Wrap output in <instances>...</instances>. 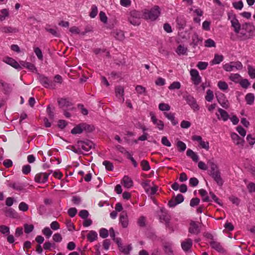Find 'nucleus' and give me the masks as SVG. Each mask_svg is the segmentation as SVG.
Listing matches in <instances>:
<instances>
[{"label": "nucleus", "mask_w": 255, "mask_h": 255, "mask_svg": "<svg viewBox=\"0 0 255 255\" xmlns=\"http://www.w3.org/2000/svg\"><path fill=\"white\" fill-rule=\"evenodd\" d=\"M143 18L149 21L156 20L161 14V8L158 5H154L150 8L142 10Z\"/></svg>", "instance_id": "f257e3e1"}, {"label": "nucleus", "mask_w": 255, "mask_h": 255, "mask_svg": "<svg viewBox=\"0 0 255 255\" xmlns=\"http://www.w3.org/2000/svg\"><path fill=\"white\" fill-rule=\"evenodd\" d=\"M141 18H143L142 10L141 11L133 10L130 12L128 20L132 25H138L140 23Z\"/></svg>", "instance_id": "f03ea898"}, {"label": "nucleus", "mask_w": 255, "mask_h": 255, "mask_svg": "<svg viewBox=\"0 0 255 255\" xmlns=\"http://www.w3.org/2000/svg\"><path fill=\"white\" fill-rule=\"evenodd\" d=\"M40 84L47 89H54L56 85L54 82L43 75H39L38 78Z\"/></svg>", "instance_id": "7ed1b4c3"}, {"label": "nucleus", "mask_w": 255, "mask_h": 255, "mask_svg": "<svg viewBox=\"0 0 255 255\" xmlns=\"http://www.w3.org/2000/svg\"><path fill=\"white\" fill-rule=\"evenodd\" d=\"M223 67L225 71L230 72L234 71L235 69L241 70L243 69V66L241 62L236 61L226 63L223 65Z\"/></svg>", "instance_id": "20e7f679"}, {"label": "nucleus", "mask_w": 255, "mask_h": 255, "mask_svg": "<svg viewBox=\"0 0 255 255\" xmlns=\"http://www.w3.org/2000/svg\"><path fill=\"white\" fill-rule=\"evenodd\" d=\"M149 116L151 122L155 126V128L159 130H163L164 128V122L162 120L158 119L153 112L149 113Z\"/></svg>", "instance_id": "39448f33"}, {"label": "nucleus", "mask_w": 255, "mask_h": 255, "mask_svg": "<svg viewBox=\"0 0 255 255\" xmlns=\"http://www.w3.org/2000/svg\"><path fill=\"white\" fill-rule=\"evenodd\" d=\"M228 19L230 20L231 26L236 33H239L241 25L235 14H228Z\"/></svg>", "instance_id": "423d86ee"}, {"label": "nucleus", "mask_w": 255, "mask_h": 255, "mask_svg": "<svg viewBox=\"0 0 255 255\" xmlns=\"http://www.w3.org/2000/svg\"><path fill=\"white\" fill-rule=\"evenodd\" d=\"M216 96L218 103L223 108L227 109L229 108L230 104L229 101L224 94L219 93L216 94Z\"/></svg>", "instance_id": "0eeeda50"}, {"label": "nucleus", "mask_w": 255, "mask_h": 255, "mask_svg": "<svg viewBox=\"0 0 255 255\" xmlns=\"http://www.w3.org/2000/svg\"><path fill=\"white\" fill-rule=\"evenodd\" d=\"M77 145L79 148L82 149L86 152H88L94 146L93 142L90 140L79 141Z\"/></svg>", "instance_id": "6e6552de"}, {"label": "nucleus", "mask_w": 255, "mask_h": 255, "mask_svg": "<svg viewBox=\"0 0 255 255\" xmlns=\"http://www.w3.org/2000/svg\"><path fill=\"white\" fill-rule=\"evenodd\" d=\"M184 99L194 111H197L199 110V106L193 97L191 95H187L184 97Z\"/></svg>", "instance_id": "1a4fd4ad"}, {"label": "nucleus", "mask_w": 255, "mask_h": 255, "mask_svg": "<svg viewBox=\"0 0 255 255\" xmlns=\"http://www.w3.org/2000/svg\"><path fill=\"white\" fill-rule=\"evenodd\" d=\"M192 139L193 141H196L199 143L200 147L208 151L210 148L209 142L205 141L202 139V138L200 135H194L192 136Z\"/></svg>", "instance_id": "9d476101"}, {"label": "nucleus", "mask_w": 255, "mask_h": 255, "mask_svg": "<svg viewBox=\"0 0 255 255\" xmlns=\"http://www.w3.org/2000/svg\"><path fill=\"white\" fill-rule=\"evenodd\" d=\"M191 80L195 86H198L201 82L202 78L200 76L199 72L194 69H192L190 71Z\"/></svg>", "instance_id": "9b49d317"}, {"label": "nucleus", "mask_w": 255, "mask_h": 255, "mask_svg": "<svg viewBox=\"0 0 255 255\" xmlns=\"http://www.w3.org/2000/svg\"><path fill=\"white\" fill-rule=\"evenodd\" d=\"M159 216L160 222L164 223L166 226H168L170 220V216L164 208H162L160 209Z\"/></svg>", "instance_id": "f8f14e48"}, {"label": "nucleus", "mask_w": 255, "mask_h": 255, "mask_svg": "<svg viewBox=\"0 0 255 255\" xmlns=\"http://www.w3.org/2000/svg\"><path fill=\"white\" fill-rule=\"evenodd\" d=\"M216 116L219 120H222L224 122L227 121L230 118L228 113L220 108L218 109V112L216 113Z\"/></svg>", "instance_id": "ddd939ff"}, {"label": "nucleus", "mask_w": 255, "mask_h": 255, "mask_svg": "<svg viewBox=\"0 0 255 255\" xmlns=\"http://www.w3.org/2000/svg\"><path fill=\"white\" fill-rule=\"evenodd\" d=\"M3 61L16 69L21 70L22 69L20 64L12 58L8 57H5L3 59Z\"/></svg>", "instance_id": "4468645a"}, {"label": "nucleus", "mask_w": 255, "mask_h": 255, "mask_svg": "<svg viewBox=\"0 0 255 255\" xmlns=\"http://www.w3.org/2000/svg\"><path fill=\"white\" fill-rule=\"evenodd\" d=\"M49 175V174L47 173L37 174L35 176V181L39 183H44L47 181Z\"/></svg>", "instance_id": "2eb2a0df"}, {"label": "nucleus", "mask_w": 255, "mask_h": 255, "mask_svg": "<svg viewBox=\"0 0 255 255\" xmlns=\"http://www.w3.org/2000/svg\"><path fill=\"white\" fill-rule=\"evenodd\" d=\"M211 177L214 179L217 185L222 186L224 183V180L221 177L220 171H216L212 174H210Z\"/></svg>", "instance_id": "dca6fc26"}, {"label": "nucleus", "mask_w": 255, "mask_h": 255, "mask_svg": "<svg viewBox=\"0 0 255 255\" xmlns=\"http://www.w3.org/2000/svg\"><path fill=\"white\" fill-rule=\"evenodd\" d=\"M89 126L86 124L82 123L76 126L71 130V133L73 134L81 133L84 129H86Z\"/></svg>", "instance_id": "f3484780"}, {"label": "nucleus", "mask_w": 255, "mask_h": 255, "mask_svg": "<svg viewBox=\"0 0 255 255\" xmlns=\"http://www.w3.org/2000/svg\"><path fill=\"white\" fill-rule=\"evenodd\" d=\"M210 245L212 248L218 252L223 253L224 252V248H223L222 245L219 242L214 240H212L210 242Z\"/></svg>", "instance_id": "a211bd4d"}, {"label": "nucleus", "mask_w": 255, "mask_h": 255, "mask_svg": "<svg viewBox=\"0 0 255 255\" xmlns=\"http://www.w3.org/2000/svg\"><path fill=\"white\" fill-rule=\"evenodd\" d=\"M19 63L22 68H26L32 72H36L37 69L33 64L23 61H20Z\"/></svg>", "instance_id": "6ab92c4d"}, {"label": "nucleus", "mask_w": 255, "mask_h": 255, "mask_svg": "<svg viewBox=\"0 0 255 255\" xmlns=\"http://www.w3.org/2000/svg\"><path fill=\"white\" fill-rule=\"evenodd\" d=\"M163 115L166 118L171 122L173 126H176L178 124V121L175 119V113L164 112Z\"/></svg>", "instance_id": "aec40b11"}, {"label": "nucleus", "mask_w": 255, "mask_h": 255, "mask_svg": "<svg viewBox=\"0 0 255 255\" xmlns=\"http://www.w3.org/2000/svg\"><path fill=\"white\" fill-rule=\"evenodd\" d=\"M189 232L193 234L197 235L199 234L200 233V229L198 225L195 222H191L190 224Z\"/></svg>", "instance_id": "412c9836"}, {"label": "nucleus", "mask_w": 255, "mask_h": 255, "mask_svg": "<svg viewBox=\"0 0 255 255\" xmlns=\"http://www.w3.org/2000/svg\"><path fill=\"white\" fill-rule=\"evenodd\" d=\"M182 249L185 252L189 251L192 246V241L190 239H187L181 243Z\"/></svg>", "instance_id": "4be33fe9"}, {"label": "nucleus", "mask_w": 255, "mask_h": 255, "mask_svg": "<svg viewBox=\"0 0 255 255\" xmlns=\"http://www.w3.org/2000/svg\"><path fill=\"white\" fill-rule=\"evenodd\" d=\"M7 186L17 191H21L24 187V185L20 182H9Z\"/></svg>", "instance_id": "5701e85b"}, {"label": "nucleus", "mask_w": 255, "mask_h": 255, "mask_svg": "<svg viewBox=\"0 0 255 255\" xmlns=\"http://www.w3.org/2000/svg\"><path fill=\"white\" fill-rule=\"evenodd\" d=\"M231 137L235 144L238 145H243L244 140L239 137L237 133L235 132L232 133Z\"/></svg>", "instance_id": "b1692460"}, {"label": "nucleus", "mask_w": 255, "mask_h": 255, "mask_svg": "<svg viewBox=\"0 0 255 255\" xmlns=\"http://www.w3.org/2000/svg\"><path fill=\"white\" fill-rule=\"evenodd\" d=\"M186 155L192 159L195 162L198 161L199 157L198 155L191 149H188L186 151Z\"/></svg>", "instance_id": "393cba45"}, {"label": "nucleus", "mask_w": 255, "mask_h": 255, "mask_svg": "<svg viewBox=\"0 0 255 255\" xmlns=\"http://www.w3.org/2000/svg\"><path fill=\"white\" fill-rule=\"evenodd\" d=\"M120 222L123 228H127L128 225V220L126 213H123L120 217Z\"/></svg>", "instance_id": "a878e982"}, {"label": "nucleus", "mask_w": 255, "mask_h": 255, "mask_svg": "<svg viewBox=\"0 0 255 255\" xmlns=\"http://www.w3.org/2000/svg\"><path fill=\"white\" fill-rule=\"evenodd\" d=\"M122 183L124 186L127 188H130L133 186L132 180L128 176H125L123 177Z\"/></svg>", "instance_id": "bb28decb"}, {"label": "nucleus", "mask_w": 255, "mask_h": 255, "mask_svg": "<svg viewBox=\"0 0 255 255\" xmlns=\"http://www.w3.org/2000/svg\"><path fill=\"white\" fill-rule=\"evenodd\" d=\"M58 103L61 108H68L72 106L71 103L67 99L61 98L58 100Z\"/></svg>", "instance_id": "cd10ccee"}, {"label": "nucleus", "mask_w": 255, "mask_h": 255, "mask_svg": "<svg viewBox=\"0 0 255 255\" xmlns=\"http://www.w3.org/2000/svg\"><path fill=\"white\" fill-rule=\"evenodd\" d=\"M242 27L243 29H244L248 33H253L255 31V27L252 23H245Z\"/></svg>", "instance_id": "c85d7f7f"}, {"label": "nucleus", "mask_w": 255, "mask_h": 255, "mask_svg": "<svg viewBox=\"0 0 255 255\" xmlns=\"http://www.w3.org/2000/svg\"><path fill=\"white\" fill-rule=\"evenodd\" d=\"M124 88L121 86H119L116 88V94L118 98L119 99L120 101L123 102L124 101Z\"/></svg>", "instance_id": "c756f323"}, {"label": "nucleus", "mask_w": 255, "mask_h": 255, "mask_svg": "<svg viewBox=\"0 0 255 255\" xmlns=\"http://www.w3.org/2000/svg\"><path fill=\"white\" fill-rule=\"evenodd\" d=\"M202 42V39L199 38L198 35L195 33L192 36V42L191 44L194 48L198 46Z\"/></svg>", "instance_id": "7c9ffc66"}, {"label": "nucleus", "mask_w": 255, "mask_h": 255, "mask_svg": "<svg viewBox=\"0 0 255 255\" xmlns=\"http://www.w3.org/2000/svg\"><path fill=\"white\" fill-rule=\"evenodd\" d=\"M113 36L118 40L122 41L125 39L124 32L121 30H116L113 32Z\"/></svg>", "instance_id": "2f4dec72"}, {"label": "nucleus", "mask_w": 255, "mask_h": 255, "mask_svg": "<svg viewBox=\"0 0 255 255\" xmlns=\"http://www.w3.org/2000/svg\"><path fill=\"white\" fill-rule=\"evenodd\" d=\"M98 239V234L95 231H90L87 235V239L90 242H93Z\"/></svg>", "instance_id": "473e14b6"}, {"label": "nucleus", "mask_w": 255, "mask_h": 255, "mask_svg": "<svg viewBox=\"0 0 255 255\" xmlns=\"http://www.w3.org/2000/svg\"><path fill=\"white\" fill-rule=\"evenodd\" d=\"M223 59H224V57L223 55H219L218 54H215L214 59L211 62V65L219 64L221 62L223 61Z\"/></svg>", "instance_id": "72a5a7b5"}, {"label": "nucleus", "mask_w": 255, "mask_h": 255, "mask_svg": "<svg viewBox=\"0 0 255 255\" xmlns=\"http://www.w3.org/2000/svg\"><path fill=\"white\" fill-rule=\"evenodd\" d=\"M176 52L178 55H186L187 52V48L184 47L183 45H179L176 50Z\"/></svg>", "instance_id": "f704fd0d"}, {"label": "nucleus", "mask_w": 255, "mask_h": 255, "mask_svg": "<svg viewBox=\"0 0 255 255\" xmlns=\"http://www.w3.org/2000/svg\"><path fill=\"white\" fill-rule=\"evenodd\" d=\"M208 164L210 167L211 171L210 174H212L213 172L216 171H219L217 165L212 160H209L208 161Z\"/></svg>", "instance_id": "c9c22d12"}, {"label": "nucleus", "mask_w": 255, "mask_h": 255, "mask_svg": "<svg viewBox=\"0 0 255 255\" xmlns=\"http://www.w3.org/2000/svg\"><path fill=\"white\" fill-rule=\"evenodd\" d=\"M158 109L160 111L164 113V112L169 111L170 110L171 107L168 104L161 103L158 105Z\"/></svg>", "instance_id": "e433bc0d"}, {"label": "nucleus", "mask_w": 255, "mask_h": 255, "mask_svg": "<svg viewBox=\"0 0 255 255\" xmlns=\"http://www.w3.org/2000/svg\"><path fill=\"white\" fill-rule=\"evenodd\" d=\"M245 100L247 104L252 105L254 104L255 101V96L252 93H248L245 96Z\"/></svg>", "instance_id": "4c0bfd02"}, {"label": "nucleus", "mask_w": 255, "mask_h": 255, "mask_svg": "<svg viewBox=\"0 0 255 255\" xmlns=\"http://www.w3.org/2000/svg\"><path fill=\"white\" fill-rule=\"evenodd\" d=\"M172 246V244L171 243H166L164 245V251L168 255H173Z\"/></svg>", "instance_id": "58836bf2"}, {"label": "nucleus", "mask_w": 255, "mask_h": 255, "mask_svg": "<svg viewBox=\"0 0 255 255\" xmlns=\"http://www.w3.org/2000/svg\"><path fill=\"white\" fill-rule=\"evenodd\" d=\"M199 192L202 198V200L204 202L210 201L209 197L208 196L207 192L205 190L201 189L199 190Z\"/></svg>", "instance_id": "ea45409f"}, {"label": "nucleus", "mask_w": 255, "mask_h": 255, "mask_svg": "<svg viewBox=\"0 0 255 255\" xmlns=\"http://www.w3.org/2000/svg\"><path fill=\"white\" fill-rule=\"evenodd\" d=\"M242 77L241 75L239 74H231L230 76H229V79L232 81L235 82V83H239L240 81L241 80Z\"/></svg>", "instance_id": "a19ab883"}, {"label": "nucleus", "mask_w": 255, "mask_h": 255, "mask_svg": "<svg viewBox=\"0 0 255 255\" xmlns=\"http://www.w3.org/2000/svg\"><path fill=\"white\" fill-rule=\"evenodd\" d=\"M0 20L3 21L5 18L9 15V11L8 9L3 8L0 10Z\"/></svg>", "instance_id": "79ce46f5"}, {"label": "nucleus", "mask_w": 255, "mask_h": 255, "mask_svg": "<svg viewBox=\"0 0 255 255\" xmlns=\"http://www.w3.org/2000/svg\"><path fill=\"white\" fill-rule=\"evenodd\" d=\"M176 146L180 152H183L186 148V144L182 141L179 140L176 143Z\"/></svg>", "instance_id": "37998d69"}, {"label": "nucleus", "mask_w": 255, "mask_h": 255, "mask_svg": "<svg viewBox=\"0 0 255 255\" xmlns=\"http://www.w3.org/2000/svg\"><path fill=\"white\" fill-rule=\"evenodd\" d=\"M1 31L3 33H14L17 31V30L11 26H4L1 28Z\"/></svg>", "instance_id": "c03bdc74"}, {"label": "nucleus", "mask_w": 255, "mask_h": 255, "mask_svg": "<svg viewBox=\"0 0 255 255\" xmlns=\"http://www.w3.org/2000/svg\"><path fill=\"white\" fill-rule=\"evenodd\" d=\"M214 94L212 90L209 89L206 92V95L205 96V100L209 102L213 101L214 99Z\"/></svg>", "instance_id": "a18cd8bd"}, {"label": "nucleus", "mask_w": 255, "mask_h": 255, "mask_svg": "<svg viewBox=\"0 0 255 255\" xmlns=\"http://www.w3.org/2000/svg\"><path fill=\"white\" fill-rule=\"evenodd\" d=\"M98 8L96 5H92L91 8V12H90L89 16L91 18H95L98 13Z\"/></svg>", "instance_id": "49530a36"}, {"label": "nucleus", "mask_w": 255, "mask_h": 255, "mask_svg": "<svg viewBox=\"0 0 255 255\" xmlns=\"http://www.w3.org/2000/svg\"><path fill=\"white\" fill-rule=\"evenodd\" d=\"M218 87L220 90L223 91L227 90L229 88L227 83L222 81H220L218 82Z\"/></svg>", "instance_id": "de8ad7c7"}, {"label": "nucleus", "mask_w": 255, "mask_h": 255, "mask_svg": "<svg viewBox=\"0 0 255 255\" xmlns=\"http://www.w3.org/2000/svg\"><path fill=\"white\" fill-rule=\"evenodd\" d=\"M205 46L206 47H215L216 43L212 39L209 38L204 42Z\"/></svg>", "instance_id": "09e8293b"}, {"label": "nucleus", "mask_w": 255, "mask_h": 255, "mask_svg": "<svg viewBox=\"0 0 255 255\" xmlns=\"http://www.w3.org/2000/svg\"><path fill=\"white\" fill-rule=\"evenodd\" d=\"M248 74L252 79L255 78V68L251 65L248 66Z\"/></svg>", "instance_id": "8fccbe9b"}, {"label": "nucleus", "mask_w": 255, "mask_h": 255, "mask_svg": "<svg viewBox=\"0 0 255 255\" xmlns=\"http://www.w3.org/2000/svg\"><path fill=\"white\" fill-rule=\"evenodd\" d=\"M135 91L136 93L139 95H142L146 92V89L145 87L137 85L135 87Z\"/></svg>", "instance_id": "3c124183"}, {"label": "nucleus", "mask_w": 255, "mask_h": 255, "mask_svg": "<svg viewBox=\"0 0 255 255\" xmlns=\"http://www.w3.org/2000/svg\"><path fill=\"white\" fill-rule=\"evenodd\" d=\"M0 232L5 235H7L9 233V228L5 225L0 226Z\"/></svg>", "instance_id": "603ef678"}, {"label": "nucleus", "mask_w": 255, "mask_h": 255, "mask_svg": "<svg viewBox=\"0 0 255 255\" xmlns=\"http://www.w3.org/2000/svg\"><path fill=\"white\" fill-rule=\"evenodd\" d=\"M240 85L244 88H247L250 85L249 80L246 79H242L239 82Z\"/></svg>", "instance_id": "864d4df0"}, {"label": "nucleus", "mask_w": 255, "mask_h": 255, "mask_svg": "<svg viewBox=\"0 0 255 255\" xmlns=\"http://www.w3.org/2000/svg\"><path fill=\"white\" fill-rule=\"evenodd\" d=\"M181 87V84L179 82H173L168 87L169 90L179 89Z\"/></svg>", "instance_id": "5fc2aeb1"}, {"label": "nucleus", "mask_w": 255, "mask_h": 255, "mask_svg": "<svg viewBox=\"0 0 255 255\" xmlns=\"http://www.w3.org/2000/svg\"><path fill=\"white\" fill-rule=\"evenodd\" d=\"M247 141L249 144L253 146L255 143V137L253 136L251 134H249L247 136Z\"/></svg>", "instance_id": "6e6d98bb"}, {"label": "nucleus", "mask_w": 255, "mask_h": 255, "mask_svg": "<svg viewBox=\"0 0 255 255\" xmlns=\"http://www.w3.org/2000/svg\"><path fill=\"white\" fill-rule=\"evenodd\" d=\"M99 234L101 238H106L109 235L108 231L105 228H102L99 231Z\"/></svg>", "instance_id": "4d7b16f0"}, {"label": "nucleus", "mask_w": 255, "mask_h": 255, "mask_svg": "<svg viewBox=\"0 0 255 255\" xmlns=\"http://www.w3.org/2000/svg\"><path fill=\"white\" fill-rule=\"evenodd\" d=\"M141 166L143 170L148 171L150 169L149 163L146 160H142L141 162Z\"/></svg>", "instance_id": "13d9d810"}, {"label": "nucleus", "mask_w": 255, "mask_h": 255, "mask_svg": "<svg viewBox=\"0 0 255 255\" xmlns=\"http://www.w3.org/2000/svg\"><path fill=\"white\" fill-rule=\"evenodd\" d=\"M120 248H121L120 250H121V251L123 253H124L125 255L128 254L130 252V251L132 249V247L130 245H128L127 246H125L123 247H121Z\"/></svg>", "instance_id": "bf43d9fd"}, {"label": "nucleus", "mask_w": 255, "mask_h": 255, "mask_svg": "<svg viewBox=\"0 0 255 255\" xmlns=\"http://www.w3.org/2000/svg\"><path fill=\"white\" fill-rule=\"evenodd\" d=\"M208 65V63L206 62H199L197 65L198 69L201 70H205Z\"/></svg>", "instance_id": "052dcab7"}, {"label": "nucleus", "mask_w": 255, "mask_h": 255, "mask_svg": "<svg viewBox=\"0 0 255 255\" xmlns=\"http://www.w3.org/2000/svg\"><path fill=\"white\" fill-rule=\"evenodd\" d=\"M157 191V187L155 186L150 187L149 186L148 188L146 189L145 192L147 194L150 195H154Z\"/></svg>", "instance_id": "680f3d73"}, {"label": "nucleus", "mask_w": 255, "mask_h": 255, "mask_svg": "<svg viewBox=\"0 0 255 255\" xmlns=\"http://www.w3.org/2000/svg\"><path fill=\"white\" fill-rule=\"evenodd\" d=\"M42 233L47 238L49 239L52 235V232L48 227H46L42 230Z\"/></svg>", "instance_id": "e2e57ef3"}, {"label": "nucleus", "mask_w": 255, "mask_h": 255, "mask_svg": "<svg viewBox=\"0 0 255 255\" xmlns=\"http://www.w3.org/2000/svg\"><path fill=\"white\" fill-rule=\"evenodd\" d=\"M18 209L20 211L25 212L28 210V206L25 202H22L19 204Z\"/></svg>", "instance_id": "0e129e2a"}, {"label": "nucleus", "mask_w": 255, "mask_h": 255, "mask_svg": "<svg viewBox=\"0 0 255 255\" xmlns=\"http://www.w3.org/2000/svg\"><path fill=\"white\" fill-rule=\"evenodd\" d=\"M34 51L36 55L37 58L39 60H42L43 59V54L42 53L41 50L38 47H34Z\"/></svg>", "instance_id": "69168bd1"}, {"label": "nucleus", "mask_w": 255, "mask_h": 255, "mask_svg": "<svg viewBox=\"0 0 255 255\" xmlns=\"http://www.w3.org/2000/svg\"><path fill=\"white\" fill-rule=\"evenodd\" d=\"M103 164L105 165L106 168L109 171H112L113 170L114 167L113 164L108 161L105 160L103 161Z\"/></svg>", "instance_id": "338daca9"}, {"label": "nucleus", "mask_w": 255, "mask_h": 255, "mask_svg": "<svg viewBox=\"0 0 255 255\" xmlns=\"http://www.w3.org/2000/svg\"><path fill=\"white\" fill-rule=\"evenodd\" d=\"M7 214L8 216L13 218H16L18 216L17 213L11 208H10L7 211Z\"/></svg>", "instance_id": "774afa93"}]
</instances>
